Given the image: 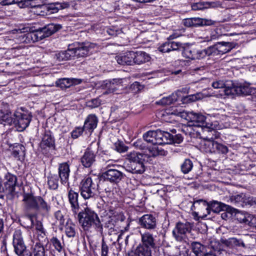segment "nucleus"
<instances>
[{
	"label": "nucleus",
	"instance_id": "1",
	"mask_svg": "<svg viewBox=\"0 0 256 256\" xmlns=\"http://www.w3.org/2000/svg\"><path fill=\"white\" fill-rule=\"evenodd\" d=\"M168 152L162 148L154 146L142 152H132L128 155V162L126 166L128 172L142 174L146 171V164H150L152 158L158 156H166Z\"/></svg>",
	"mask_w": 256,
	"mask_h": 256
},
{
	"label": "nucleus",
	"instance_id": "2",
	"mask_svg": "<svg viewBox=\"0 0 256 256\" xmlns=\"http://www.w3.org/2000/svg\"><path fill=\"white\" fill-rule=\"evenodd\" d=\"M22 202L25 216L30 221L32 226L34 224V220L38 214L48 216L51 212L50 203L43 196H35L32 192L24 193Z\"/></svg>",
	"mask_w": 256,
	"mask_h": 256
},
{
	"label": "nucleus",
	"instance_id": "3",
	"mask_svg": "<svg viewBox=\"0 0 256 256\" xmlns=\"http://www.w3.org/2000/svg\"><path fill=\"white\" fill-rule=\"evenodd\" d=\"M98 46L89 42H75L69 44L67 50L60 51L56 54V60L59 61L68 60L74 58H85L97 52Z\"/></svg>",
	"mask_w": 256,
	"mask_h": 256
},
{
	"label": "nucleus",
	"instance_id": "4",
	"mask_svg": "<svg viewBox=\"0 0 256 256\" xmlns=\"http://www.w3.org/2000/svg\"><path fill=\"white\" fill-rule=\"evenodd\" d=\"M72 215L76 218L82 228L86 232L94 230L102 233L103 225L96 212L90 208L86 206L74 212Z\"/></svg>",
	"mask_w": 256,
	"mask_h": 256
},
{
	"label": "nucleus",
	"instance_id": "5",
	"mask_svg": "<svg viewBox=\"0 0 256 256\" xmlns=\"http://www.w3.org/2000/svg\"><path fill=\"white\" fill-rule=\"evenodd\" d=\"M143 138L146 142L151 143L154 146L167 144H180L183 142L184 137L180 134L174 135L160 130H149L143 134Z\"/></svg>",
	"mask_w": 256,
	"mask_h": 256
},
{
	"label": "nucleus",
	"instance_id": "6",
	"mask_svg": "<svg viewBox=\"0 0 256 256\" xmlns=\"http://www.w3.org/2000/svg\"><path fill=\"white\" fill-rule=\"evenodd\" d=\"M62 28L60 24H48L42 28L31 26L29 28V31L26 33L22 34L20 38L23 42L33 43L50 36Z\"/></svg>",
	"mask_w": 256,
	"mask_h": 256
},
{
	"label": "nucleus",
	"instance_id": "7",
	"mask_svg": "<svg viewBox=\"0 0 256 256\" xmlns=\"http://www.w3.org/2000/svg\"><path fill=\"white\" fill-rule=\"evenodd\" d=\"M18 184V177L8 170L4 172L0 167V199L4 196L12 200L16 196V188Z\"/></svg>",
	"mask_w": 256,
	"mask_h": 256
},
{
	"label": "nucleus",
	"instance_id": "8",
	"mask_svg": "<svg viewBox=\"0 0 256 256\" xmlns=\"http://www.w3.org/2000/svg\"><path fill=\"white\" fill-rule=\"evenodd\" d=\"M183 24L186 27H199L214 25L216 26L215 32L216 38L222 36H232L228 33L230 27L228 24H220L218 22L210 19L202 18L200 17H190L183 20Z\"/></svg>",
	"mask_w": 256,
	"mask_h": 256
},
{
	"label": "nucleus",
	"instance_id": "9",
	"mask_svg": "<svg viewBox=\"0 0 256 256\" xmlns=\"http://www.w3.org/2000/svg\"><path fill=\"white\" fill-rule=\"evenodd\" d=\"M157 248L153 234L150 232H145L140 234V242L128 252L127 256H152V251H155Z\"/></svg>",
	"mask_w": 256,
	"mask_h": 256
},
{
	"label": "nucleus",
	"instance_id": "10",
	"mask_svg": "<svg viewBox=\"0 0 256 256\" xmlns=\"http://www.w3.org/2000/svg\"><path fill=\"white\" fill-rule=\"evenodd\" d=\"M124 176L125 174L122 172L107 166L105 171L99 176L100 180H104L102 184V190L106 193L112 192Z\"/></svg>",
	"mask_w": 256,
	"mask_h": 256
},
{
	"label": "nucleus",
	"instance_id": "11",
	"mask_svg": "<svg viewBox=\"0 0 256 256\" xmlns=\"http://www.w3.org/2000/svg\"><path fill=\"white\" fill-rule=\"evenodd\" d=\"M100 182L99 176L86 175L84 176L79 184V191L84 200L95 198L97 195L98 184Z\"/></svg>",
	"mask_w": 256,
	"mask_h": 256
},
{
	"label": "nucleus",
	"instance_id": "12",
	"mask_svg": "<svg viewBox=\"0 0 256 256\" xmlns=\"http://www.w3.org/2000/svg\"><path fill=\"white\" fill-rule=\"evenodd\" d=\"M32 118L31 114L22 108L17 110L12 114L10 110L7 125L14 126L18 132H22L28 127Z\"/></svg>",
	"mask_w": 256,
	"mask_h": 256
},
{
	"label": "nucleus",
	"instance_id": "13",
	"mask_svg": "<svg viewBox=\"0 0 256 256\" xmlns=\"http://www.w3.org/2000/svg\"><path fill=\"white\" fill-rule=\"evenodd\" d=\"M31 4L28 6L30 7V12L33 14H36L38 16H45L56 14L60 10H62L69 7L70 4L68 2H55L47 4L42 5H33L32 2L30 0Z\"/></svg>",
	"mask_w": 256,
	"mask_h": 256
},
{
	"label": "nucleus",
	"instance_id": "14",
	"mask_svg": "<svg viewBox=\"0 0 256 256\" xmlns=\"http://www.w3.org/2000/svg\"><path fill=\"white\" fill-rule=\"evenodd\" d=\"M180 52L182 56L186 58L200 60L210 56L208 46L206 48H202L199 44H188L182 43Z\"/></svg>",
	"mask_w": 256,
	"mask_h": 256
},
{
	"label": "nucleus",
	"instance_id": "15",
	"mask_svg": "<svg viewBox=\"0 0 256 256\" xmlns=\"http://www.w3.org/2000/svg\"><path fill=\"white\" fill-rule=\"evenodd\" d=\"M224 92L226 96H246L254 94L256 89L247 82L232 83L230 86L224 87Z\"/></svg>",
	"mask_w": 256,
	"mask_h": 256
},
{
	"label": "nucleus",
	"instance_id": "16",
	"mask_svg": "<svg viewBox=\"0 0 256 256\" xmlns=\"http://www.w3.org/2000/svg\"><path fill=\"white\" fill-rule=\"evenodd\" d=\"M41 142L39 144L40 152L47 156L50 151L56 150V140L52 132L48 130H45L42 134Z\"/></svg>",
	"mask_w": 256,
	"mask_h": 256
},
{
	"label": "nucleus",
	"instance_id": "17",
	"mask_svg": "<svg viewBox=\"0 0 256 256\" xmlns=\"http://www.w3.org/2000/svg\"><path fill=\"white\" fill-rule=\"evenodd\" d=\"M186 120L190 126L201 127L212 129V124L207 121V117L201 112H196L193 111L188 112Z\"/></svg>",
	"mask_w": 256,
	"mask_h": 256
},
{
	"label": "nucleus",
	"instance_id": "18",
	"mask_svg": "<svg viewBox=\"0 0 256 256\" xmlns=\"http://www.w3.org/2000/svg\"><path fill=\"white\" fill-rule=\"evenodd\" d=\"M14 252L18 256H21L28 252H31L27 249V246L24 240L23 232L20 228H16L12 234V242Z\"/></svg>",
	"mask_w": 256,
	"mask_h": 256
},
{
	"label": "nucleus",
	"instance_id": "19",
	"mask_svg": "<svg viewBox=\"0 0 256 256\" xmlns=\"http://www.w3.org/2000/svg\"><path fill=\"white\" fill-rule=\"evenodd\" d=\"M194 226V222H178L172 230V234L177 240L182 241L187 238L188 234L191 232Z\"/></svg>",
	"mask_w": 256,
	"mask_h": 256
},
{
	"label": "nucleus",
	"instance_id": "20",
	"mask_svg": "<svg viewBox=\"0 0 256 256\" xmlns=\"http://www.w3.org/2000/svg\"><path fill=\"white\" fill-rule=\"evenodd\" d=\"M138 223L142 228L154 231L157 228L158 219L155 214H144L138 218Z\"/></svg>",
	"mask_w": 256,
	"mask_h": 256
},
{
	"label": "nucleus",
	"instance_id": "21",
	"mask_svg": "<svg viewBox=\"0 0 256 256\" xmlns=\"http://www.w3.org/2000/svg\"><path fill=\"white\" fill-rule=\"evenodd\" d=\"M234 48L232 42H220L208 46L210 56L222 55L230 52Z\"/></svg>",
	"mask_w": 256,
	"mask_h": 256
},
{
	"label": "nucleus",
	"instance_id": "22",
	"mask_svg": "<svg viewBox=\"0 0 256 256\" xmlns=\"http://www.w3.org/2000/svg\"><path fill=\"white\" fill-rule=\"evenodd\" d=\"M8 150L10 152L11 156L15 160L23 162L26 158V148L25 146L20 143L11 144L8 142Z\"/></svg>",
	"mask_w": 256,
	"mask_h": 256
},
{
	"label": "nucleus",
	"instance_id": "23",
	"mask_svg": "<svg viewBox=\"0 0 256 256\" xmlns=\"http://www.w3.org/2000/svg\"><path fill=\"white\" fill-rule=\"evenodd\" d=\"M67 190L68 200L70 205L71 211L72 214L76 213V212L80 208L78 202L80 191L76 188L70 187V186L67 188Z\"/></svg>",
	"mask_w": 256,
	"mask_h": 256
},
{
	"label": "nucleus",
	"instance_id": "24",
	"mask_svg": "<svg viewBox=\"0 0 256 256\" xmlns=\"http://www.w3.org/2000/svg\"><path fill=\"white\" fill-rule=\"evenodd\" d=\"M70 172V165L68 162L58 164V176L60 178V182L62 184L69 186Z\"/></svg>",
	"mask_w": 256,
	"mask_h": 256
},
{
	"label": "nucleus",
	"instance_id": "25",
	"mask_svg": "<svg viewBox=\"0 0 256 256\" xmlns=\"http://www.w3.org/2000/svg\"><path fill=\"white\" fill-rule=\"evenodd\" d=\"M96 152L90 148L85 150L83 155L80 158L82 165L85 168H90L96 161Z\"/></svg>",
	"mask_w": 256,
	"mask_h": 256
},
{
	"label": "nucleus",
	"instance_id": "26",
	"mask_svg": "<svg viewBox=\"0 0 256 256\" xmlns=\"http://www.w3.org/2000/svg\"><path fill=\"white\" fill-rule=\"evenodd\" d=\"M98 123V118L95 114H88L86 118L83 127L89 136H90L97 128Z\"/></svg>",
	"mask_w": 256,
	"mask_h": 256
},
{
	"label": "nucleus",
	"instance_id": "27",
	"mask_svg": "<svg viewBox=\"0 0 256 256\" xmlns=\"http://www.w3.org/2000/svg\"><path fill=\"white\" fill-rule=\"evenodd\" d=\"M82 80L76 78H61L56 81V86L62 90H66L72 86L80 84Z\"/></svg>",
	"mask_w": 256,
	"mask_h": 256
},
{
	"label": "nucleus",
	"instance_id": "28",
	"mask_svg": "<svg viewBox=\"0 0 256 256\" xmlns=\"http://www.w3.org/2000/svg\"><path fill=\"white\" fill-rule=\"evenodd\" d=\"M181 48V42H170L167 40L158 46V50L162 53L170 52L171 51L180 52Z\"/></svg>",
	"mask_w": 256,
	"mask_h": 256
},
{
	"label": "nucleus",
	"instance_id": "29",
	"mask_svg": "<svg viewBox=\"0 0 256 256\" xmlns=\"http://www.w3.org/2000/svg\"><path fill=\"white\" fill-rule=\"evenodd\" d=\"M134 51H128L116 56L117 62L122 66H134Z\"/></svg>",
	"mask_w": 256,
	"mask_h": 256
},
{
	"label": "nucleus",
	"instance_id": "30",
	"mask_svg": "<svg viewBox=\"0 0 256 256\" xmlns=\"http://www.w3.org/2000/svg\"><path fill=\"white\" fill-rule=\"evenodd\" d=\"M134 65H140L150 62L151 56L150 54L142 50L134 51Z\"/></svg>",
	"mask_w": 256,
	"mask_h": 256
},
{
	"label": "nucleus",
	"instance_id": "31",
	"mask_svg": "<svg viewBox=\"0 0 256 256\" xmlns=\"http://www.w3.org/2000/svg\"><path fill=\"white\" fill-rule=\"evenodd\" d=\"M191 7L192 10H202L204 8H224V6H222V3L220 1L214 2H202L194 3L192 5Z\"/></svg>",
	"mask_w": 256,
	"mask_h": 256
},
{
	"label": "nucleus",
	"instance_id": "32",
	"mask_svg": "<svg viewBox=\"0 0 256 256\" xmlns=\"http://www.w3.org/2000/svg\"><path fill=\"white\" fill-rule=\"evenodd\" d=\"M182 94L181 91L178 90L167 97L162 98L158 102L162 106L170 105L172 104H180L178 102V95Z\"/></svg>",
	"mask_w": 256,
	"mask_h": 256
},
{
	"label": "nucleus",
	"instance_id": "33",
	"mask_svg": "<svg viewBox=\"0 0 256 256\" xmlns=\"http://www.w3.org/2000/svg\"><path fill=\"white\" fill-rule=\"evenodd\" d=\"M50 244L54 248V250L60 254H66L65 244L56 236H52L50 240Z\"/></svg>",
	"mask_w": 256,
	"mask_h": 256
},
{
	"label": "nucleus",
	"instance_id": "34",
	"mask_svg": "<svg viewBox=\"0 0 256 256\" xmlns=\"http://www.w3.org/2000/svg\"><path fill=\"white\" fill-rule=\"evenodd\" d=\"M208 202L202 199L196 200L194 198V202L191 206L190 210L193 211L194 214H198L200 212L204 210H206Z\"/></svg>",
	"mask_w": 256,
	"mask_h": 256
},
{
	"label": "nucleus",
	"instance_id": "35",
	"mask_svg": "<svg viewBox=\"0 0 256 256\" xmlns=\"http://www.w3.org/2000/svg\"><path fill=\"white\" fill-rule=\"evenodd\" d=\"M10 106L8 103L0 102V124L7 125Z\"/></svg>",
	"mask_w": 256,
	"mask_h": 256
},
{
	"label": "nucleus",
	"instance_id": "36",
	"mask_svg": "<svg viewBox=\"0 0 256 256\" xmlns=\"http://www.w3.org/2000/svg\"><path fill=\"white\" fill-rule=\"evenodd\" d=\"M224 243L228 247L230 248L238 249L246 248L245 244L242 240L237 239L234 238H230L228 240H226Z\"/></svg>",
	"mask_w": 256,
	"mask_h": 256
},
{
	"label": "nucleus",
	"instance_id": "37",
	"mask_svg": "<svg viewBox=\"0 0 256 256\" xmlns=\"http://www.w3.org/2000/svg\"><path fill=\"white\" fill-rule=\"evenodd\" d=\"M178 95L179 96L178 102H181L180 103V104H188L201 99V94L200 93L186 96H182V94Z\"/></svg>",
	"mask_w": 256,
	"mask_h": 256
},
{
	"label": "nucleus",
	"instance_id": "38",
	"mask_svg": "<svg viewBox=\"0 0 256 256\" xmlns=\"http://www.w3.org/2000/svg\"><path fill=\"white\" fill-rule=\"evenodd\" d=\"M216 141L211 139H204L201 144V149L206 153H214Z\"/></svg>",
	"mask_w": 256,
	"mask_h": 256
},
{
	"label": "nucleus",
	"instance_id": "39",
	"mask_svg": "<svg viewBox=\"0 0 256 256\" xmlns=\"http://www.w3.org/2000/svg\"><path fill=\"white\" fill-rule=\"evenodd\" d=\"M64 226L65 234L66 236L69 238H74L76 233V226L70 218L68 220Z\"/></svg>",
	"mask_w": 256,
	"mask_h": 256
},
{
	"label": "nucleus",
	"instance_id": "40",
	"mask_svg": "<svg viewBox=\"0 0 256 256\" xmlns=\"http://www.w3.org/2000/svg\"><path fill=\"white\" fill-rule=\"evenodd\" d=\"M47 178L48 188L52 190H57L58 188V182L60 180L58 174L50 173Z\"/></svg>",
	"mask_w": 256,
	"mask_h": 256
},
{
	"label": "nucleus",
	"instance_id": "41",
	"mask_svg": "<svg viewBox=\"0 0 256 256\" xmlns=\"http://www.w3.org/2000/svg\"><path fill=\"white\" fill-rule=\"evenodd\" d=\"M223 203L218 201L213 200L210 202H208L206 211L208 214H210V211L214 213H219L222 211Z\"/></svg>",
	"mask_w": 256,
	"mask_h": 256
},
{
	"label": "nucleus",
	"instance_id": "42",
	"mask_svg": "<svg viewBox=\"0 0 256 256\" xmlns=\"http://www.w3.org/2000/svg\"><path fill=\"white\" fill-rule=\"evenodd\" d=\"M15 3H17L20 8H26L31 4L30 0H3L0 2V4L2 6H6Z\"/></svg>",
	"mask_w": 256,
	"mask_h": 256
},
{
	"label": "nucleus",
	"instance_id": "43",
	"mask_svg": "<svg viewBox=\"0 0 256 256\" xmlns=\"http://www.w3.org/2000/svg\"><path fill=\"white\" fill-rule=\"evenodd\" d=\"M32 256H46L44 248L40 241L36 242L32 248Z\"/></svg>",
	"mask_w": 256,
	"mask_h": 256
},
{
	"label": "nucleus",
	"instance_id": "44",
	"mask_svg": "<svg viewBox=\"0 0 256 256\" xmlns=\"http://www.w3.org/2000/svg\"><path fill=\"white\" fill-rule=\"evenodd\" d=\"M240 207L251 206L256 205V197L248 196L244 194V198L241 200Z\"/></svg>",
	"mask_w": 256,
	"mask_h": 256
},
{
	"label": "nucleus",
	"instance_id": "45",
	"mask_svg": "<svg viewBox=\"0 0 256 256\" xmlns=\"http://www.w3.org/2000/svg\"><path fill=\"white\" fill-rule=\"evenodd\" d=\"M83 134L85 136H89L84 127L81 126H76L70 132L71 138L74 140L78 138Z\"/></svg>",
	"mask_w": 256,
	"mask_h": 256
},
{
	"label": "nucleus",
	"instance_id": "46",
	"mask_svg": "<svg viewBox=\"0 0 256 256\" xmlns=\"http://www.w3.org/2000/svg\"><path fill=\"white\" fill-rule=\"evenodd\" d=\"M166 114H170L171 115L179 116L182 118L186 120L187 118L188 112H186L182 108L178 109L172 106V108L168 112H165Z\"/></svg>",
	"mask_w": 256,
	"mask_h": 256
},
{
	"label": "nucleus",
	"instance_id": "47",
	"mask_svg": "<svg viewBox=\"0 0 256 256\" xmlns=\"http://www.w3.org/2000/svg\"><path fill=\"white\" fill-rule=\"evenodd\" d=\"M252 216L248 213L238 212L236 214V218L240 222L247 224L249 225L252 224L251 222Z\"/></svg>",
	"mask_w": 256,
	"mask_h": 256
},
{
	"label": "nucleus",
	"instance_id": "48",
	"mask_svg": "<svg viewBox=\"0 0 256 256\" xmlns=\"http://www.w3.org/2000/svg\"><path fill=\"white\" fill-rule=\"evenodd\" d=\"M70 23V24L72 26H73L74 28L78 29L83 28L86 26L88 24V21L85 19V20H80V19H70L68 20Z\"/></svg>",
	"mask_w": 256,
	"mask_h": 256
},
{
	"label": "nucleus",
	"instance_id": "49",
	"mask_svg": "<svg viewBox=\"0 0 256 256\" xmlns=\"http://www.w3.org/2000/svg\"><path fill=\"white\" fill-rule=\"evenodd\" d=\"M193 162L189 158H186L180 165L181 172L184 174L189 173L192 169Z\"/></svg>",
	"mask_w": 256,
	"mask_h": 256
},
{
	"label": "nucleus",
	"instance_id": "50",
	"mask_svg": "<svg viewBox=\"0 0 256 256\" xmlns=\"http://www.w3.org/2000/svg\"><path fill=\"white\" fill-rule=\"evenodd\" d=\"M191 248L196 256H202L204 254L203 252L204 246L200 242H192Z\"/></svg>",
	"mask_w": 256,
	"mask_h": 256
},
{
	"label": "nucleus",
	"instance_id": "51",
	"mask_svg": "<svg viewBox=\"0 0 256 256\" xmlns=\"http://www.w3.org/2000/svg\"><path fill=\"white\" fill-rule=\"evenodd\" d=\"M123 236V234H120L118 237L116 242H113L112 244L110 246V250H112L113 248V247L114 246L116 250H112V253L114 254H118L119 252L121 251L122 248V244L120 242V240L122 239V236Z\"/></svg>",
	"mask_w": 256,
	"mask_h": 256
},
{
	"label": "nucleus",
	"instance_id": "52",
	"mask_svg": "<svg viewBox=\"0 0 256 256\" xmlns=\"http://www.w3.org/2000/svg\"><path fill=\"white\" fill-rule=\"evenodd\" d=\"M114 150L119 153L125 152L128 148L122 141L118 140L114 144Z\"/></svg>",
	"mask_w": 256,
	"mask_h": 256
},
{
	"label": "nucleus",
	"instance_id": "53",
	"mask_svg": "<svg viewBox=\"0 0 256 256\" xmlns=\"http://www.w3.org/2000/svg\"><path fill=\"white\" fill-rule=\"evenodd\" d=\"M228 149L226 146L218 143L217 142H216L214 152V154H226L228 153Z\"/></svg>",
	"mask_w": 256,
	"mask_h": 256
},
{
	"label": "nucleus",
	"instance_id": "54",
	"mask_svg": "<svg viewBox=\"0 0 256 256\" xmlns=\"http://www.w3.org/2000/svg\"><path fill=\"white\" fill-rule=\"evenodd\" d=\"M244 193L232 196L230 198L231 202L237 207H240L241 200L244 198Z\"/></svg>",
	"mask_w": 256,
	"mask_h": 256
},
{
	"label": "nucleus",
	"instance_id": "55",
	"mask_svg": "<svg viewBox=\"0 0 256 256\" xmlns=\"http://www.w3.org/2000/svg\"><path fill=\"white\" fill-rule=\"evenodd\" d=\"M124 18H126V17ZM130 18V17H127L126 19L129 22L132 20L130 24L131 26L138 27L142 26V23L144 22V20L143 19L144 17H139V18L137 17H134L133 19H131Z\"/></svg>",
	"mask_w": 256,
	"mask_h": 256
},
{
	"label": "nucleus",
	"instance_id": "56",
	"mask_svg": "<svg viewBox=\"0 0 256 256\" xmlns=\"http://www.w3.org/2000/svg\"><path fill=\"white\" fill-rule=\"evenodd\" d=\"M54 216L59 222V229L62 230L65 222L64 214L60 210H58L54 212Z\"/></svg>",
	"mask_w": 256,
	"mask_h": 256
},
{
	"label": "nucleus",
	"instance_id": "57",
	"mask_svg": "<svg viewBox=\"0 0 256 256\" xmlns=\"http://www.w3.org/2000/svg\"><path fill=\"white\" fill-rule=\"evenodd\" d=\"M146 142L144 139H138L136 140L133 144V146L138 149H140L141 150H146V151L148 150V148H148V146L146 145Z\"/></svg>",
	"mask_w": 256,
	"mask_h": 256
},
{
	"label": "nucleus",
	"instance_id": "58",
	"mask_svg": "<svg viewBox=\"0 0 256 256\" xmlns=\"http://www.w3.org/2000/svg\"><path fill=\"white\" fill-rule=\"evenodd\" d=\"M144 88V86L138 82H134L130 84V90L134 94H136L140 92Z\"/></svg>",
	"mask_w": 256,
	"mask_h": 256
},
{
	"label": "nucleus",
	"instance_id": "59",
	"mask_svg": "<svg viewBox=\"0 0 256 256\" xmlns=\"http://www.w3.org/2000/svg\"><path fill=\"white\" fill-rule=\"evenodd\" d=\"M102 86H104V88L107 90V91L106 92L107 93L114 92L116 90L114 83H112L110 80H106L104 81Z\"/></svg>",
	"mask_w": 256,
	"mask_h": 256
},
{
	"label": "nucleus",
	"instance_id": "60",
	"mask_svg": "<svg viewBox=\"0 0 256 256\" xmlns=\"http://www.w3.org/2000/svg\"><path fill=\"white\" fill-rule=\"evenodd\" d=\"M35 226L36 230L38 233H40L39 234H43V236H42V238H44V236H46V232L44 228L42 222H41L40 220H36Z\"/></svg>",
	"mask_w": 256,
	"mask_h": 256
},
{
	"label": "nucleus",
	"instance_id": "61",
	"mask_svg": "<svg viewBox=\"0 0 256 256\" xmlns=\"http://www.w3.org/2000/svg\"><path fill=\"white\" fill-rule=\"evenodd\" d=\"M110 247L103 238L101 244V256H108Z\"/></svg>",
	"mask_w": 256,
	"mask_h": 256
},
{
	"label": "nucleus",
	"instance_id": "62",
	"mask_svg": "<svg viewBox=\"0 0 256 256\" xmlns=\"http://www.w3.org/2000/svg\"><path fill=\"white\" fill-rule=\"evenodd\" d=\"M88 106L91 108H96L98 107L102 104V100L99 98L92 99L88 101Z\"/></svg>",
	"mask_w": 256,
	"mask_h": 256
},
{
	"label": "nucleus",
	"instance_id": "63",
	"mask_svg": "<svg viewBox=\"0 0 256 256\" xmlns=\"http://www.w3.org/2000/svg\"><path fill=\"white\" fill-rule=\"evenodd\" d=\"M242 19L241 20L240 22L238 24L239 26L244 27L253 24L254 23L252 22V18L248 20L247 17H242Z\"/></svg>",
	"mask_w": 256,
	"mask_h": 256
},
{
	"label": "nucleus",
	"instance_id": "64",
	"mask_svg": "<svg viewBox=\"0 0 256 256\" xmlns=\"http://www.w3.org/2000/svg\"><path fill=\"white\" fill-rule=\"evenodd\" d=\"M106 32L110 36H115L120 33V30L112 26L107 28Z\"/></svg>",
	"mask_w": 256,
	"mask_h": 256
}]
</instances>
